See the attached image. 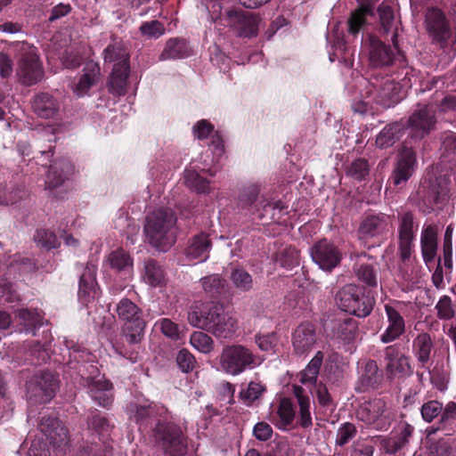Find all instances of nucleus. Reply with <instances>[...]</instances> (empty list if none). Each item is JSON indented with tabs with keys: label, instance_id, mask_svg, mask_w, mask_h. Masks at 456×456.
Returning <instances> with one entry per match:
<instances>
[{
	"label": "nucleus",
	"instance_id": "603ef678",
	"mask_svg": "<svg viewBox=\"0 0 456 456\" xmlns=\"http://www.w3.org/2000/svg\"><path fill=\"white\" fill-rule=\"evenodd\" d=\"M322 361L323 353L318 351L306 367L301 371L299 381L304 385H316Z\"/></svg>",
	"mask_w": 456,
	"mask_h": 456
},
{
	"label": "nucleus",
	"instance_id": "774afa93",
	"mask_svg": "<svg viewBox=\"0 0 456 456\" xmlns=\"http://www.w3.org/2000/svg\"><path fill=\"white\" fill-rule=\"evenodd\" d=\"M277 414L282 425L287 426L291 424L295 417V410L292 403L289 399L283 398L280 402Z\"/></svg>",
	"mask_w": 456,
	"mask_h": 456
},
{
	"label": "nucleus",
	"instance_id": "0e129e2a",
	"mask_svg": "<svg viewBox=\"0 0 456 456\" xmlns=\"http://www.w3.org/2000/svg\"><path fill=\"white\" fill-rule=\"evenodd\" d=\"M265 388L263 385L257 382L251 381L248 383L247 388H242L240 392V398L243 401L246 405H251L256 400H257Z\"/></svg>",
	"mask_w": 456,
	"mask_h": 456
},
{
	"label": "nucleus",
	"instance_id": "423d86ee",
	"mask_svg": "<svg viewBox=\"0 0 456 456\" xmlns=\"http://www.w3.org/2000/svg\"><path fill=\"white\" fill-rule=\"evenodd\" d=\"M38 429L41 436L31 441L27 456H50L49 445L65 453L69 445L68 430L54 414L41 413Z\"/></svg>",
	"mask_w": 456,
	"mask_h": 456
},
{
	"label": "nucleus",
	"instance_id": "e433bc0d",
	"mask_svg": "<svg viewBox=\"0 0 456 456\" xmlns=\"http://www.w3.org/2000/svg\"><path fill=\"white\" fill-rule=\"evenodd\" d=\"M237 330V321L220 305V311H216L214 320L208 330L214 336L220 338H232Z\"/></svg>",
	"mask_w": 456,
	"mask_h": 456
},
{
	"label": "nucleus",
	"instance_id": "c85d7f7f",
	"mask_svg": "<svg viewBox=\"0 0 456 456\" xmlns=\"http://www.w3.org/2000/svg\"><path fill=\"white\" fill-rule=\"evenodd\" d=\"M331 332L339 344L350 349L358 336V322L350 317L337 318L332 321Z\"/></svg>",
	"mask_w": 456,
	"mask_h": 456
},
{
	"label": "nucleus",
	"instance_id": "dca6fc26",
	"mask_svg": "<svg viewBox=\"0 0 456 456\" xmlns=\"http://www.w3.org/2000/svg\"><path fill=\"white\" fill-rule=\"evenodd\" d=\"M426 28L434 44L444 48L456 41V34L452 30L445 14L438 8L428 9L425 17Z\"/></svg>",
	"mask_w": 456,
	"mask_h": 456
},
{
	"label": "nucleus",
	"instance_id": "39448f33",
	"mask_svg": "<svg viewBox=\"0 0 456 456\" xmlns=\"http://www.w3.org/2000/svg\"><path fill=\"white\" fill-rule=\"evenodd\" d=\"M419 77V71L413 69L411 76L402 71H392L390 76L383 77L373 74L370 78H362L367 98H370L384 108H391L400 102L406 95L407 90Z\"/></svg>",
	"mask_w": 456,
	"mask_h": 456
},
{
	"label": "nucleus",
	"instance_id": "864d4df0",
	"mask_svg": "<svg viewBox=\"0 0 456 456\" xmlns=\"http://www.w3.org/2000/svg\"><path fill=\"white\" fill-rule=\"evenodd\" d=\"M274 261L281 267L291 270L299 265L298 251L292 246H287L275 253Z\"/></svg>",
	"mask_w": 456,
	"mask_h": 456
},
{
	"label": "nucleus",
	"instance_id": "a18cd8bd",
	"mask_svg": "<svg viewBox=\"0 0 456 456\" xmlns=\"http://www.w3.org/2000/svg\"><path fill=\"white\" fill-rule=\"evenodd\" d=\"M142 279L153 288L161 287L166 283V273L157 260L149 258L143 264Z\"/></svg>",
	"mask_w": 456,
	"mask_h": 456
},
{
	"label": "nucleus",
	"instance_id": "72a5a7b5",
	"mask_svg": "<svg viewBox=\"0 0 456 456\" xmlns=\"http://www.w3.org/2000/svg\"><path fill=\"white\" fill-rule=\"evenodd\" d=\"M434 342L429 333L422 331L417 334L411 342V353L417 359L419 366L428 370Z\"/></svg>",
	"mask_w": 456,
	"mask_h": 456
},
{
	"label": "nucleus",
	"instance_id": "6e6552de",
	"mask_svg": "<svg viewBox=\"0 0 456 456\" xmlns=\"http://www.w3.org/2000/svg\"><path fill=\"white\" fill-rule=\"evenodd\" d=\"M114 311L122 322L121 335L129 345L140 344L145 336L147 322L143 311L131 299L123 297L115 305Z\"/></svg>",
	"mask_w": 456,
	"mask_h": 456
},
{
	"label": "nucleus",
	"instance_id": "1a4fd4ad",
	"mask_svg": "<svg viewBox=\"0 0 456 456\" xmlns=\"http://www.w3.org/2000/svg\"><path fill=\"white\" fill-rule=\"evenodd\" d=\"M218 170V167L213 165L208 153L200 154L185 167L183 183L197 194H209L212 191L211 178L216 176Z\"/></svg>",
	"mask_w": 456,
	"mask_h": 456
},
{
	"label": "nucleus",
	"instance_id": "de8ad7c7",
	"mask_svg": "<svg viewBox=\"0 0 456 456\" xmlns=\"http://www.w3.org/2000/svg\"><path fill=\"white\" fill-rule=\"evenodd\" d=\"M104 62L114 63L113 66H127L129 62V53L122 42H113L110 44L102 53Z\"/></svg>",
	"mask_w": 456,
	"mask_h": 456
},
{
	"label": "nucleus",
	"instance_id": "0eeeda50",
	"mask_svg": "<svg viewBox=\"0 0 456 456\" xmlns=\"http://www.w3.org/2000/svg\"><path fill=\"white\" fill-rule=\"evenodd\" d=\"M177 218L170 208H159L146 217L144 224L145 236L151 245L161 251H166L174 243L170 234Z\"/></svg>",
	"mask_w": 456,
	"mask_h": 456
},
{
	"label": "nucleus",
	"instance_id": "f3484780",
	"mask_svg": "<svg viewBox=\"0 0 456 456\" xmlns=\"http://www.w3.org/2000/svg\"><path fill=\"white\" fill-rule=\"evenodd\" d=\"M398 251L401 260L405 265L411 256L419 231V221L416 216L406 211L398 214Z\"/></svg>",
	"mask_w": 456,
	"mask_h": 456
},
{
	"label": "nucleus",
	"instance_id": "2eb2a0df",
	"mask_svg": "<svg viewBox=\"0 0 456 456\" xmlns=\"http://www.w3.org/2000/svg\"><path fill=\"white\" fill-rule=\"evenodd\" d=\"M223 19L226 26L239 37L251 38L257 36L260 18L239 7L224 10Z\"/></svg>",
	"mask_w": 456,
	"mask_h": 456
},
{
	"label": "nucleus",
	"instance_id": "4468645a",
	"mask_svg": "<svg viewBox=\"0 0 456 456\" xmlns=\"http://www.w3.org/2000/svg\"><path fill=\"white\" fill-rule=\"evenodd\" d=\"M58 387V379L51 371L40 370L27 381L28 400L30 403H47L54 397Z\"/></svg>",
	"mask_w": 456,
	"mask_h": 456
},
{
	"label": "nucleus",
	"instance_id": "f03ea898",
	"mask_svg": "<svg viewBox=\"0 0 456 456\" xmlns=\"http://www.w3.org/2000/svg\"><path fill=\"white\" fill-rule=\"evenodd\" d=\"M60 345L64 346L65 354L62 361L66 360V372L72 379H80V384L86 389V394L91 400L102 408H110L114 400L113 384L104 376L95 373L98 369L89 363L91 354L87 348L78 344L74 339L66 337L58 338Z\"/></svg>",
	"mask_w": 456,
	"mask_h": 456
},
{
	"label": "nucleus",
	"instance_id": "49530a36",
	"mask_svg": "<svg viewBox=\"0 0 456 456\" xmlns=\"http://www.w3.org/2000/svg\"><path fill=\"white\" fill-rule=\"evenodd\" d=\"M293 393L299 405L298 424L304 428H308L313 425L310 397L305 394V389L297 385L293 387Z\"/></svg>",
	"mask_w": 456,
	"mask_h": 456
},
{
	"label": "nucleus",
	"instance_id": "e2e57ef3",
	"mask_svg": "<svg viewBox=\"0 0 456 456\" xmlns=\"http://www.w3.org/2000/svg\"><path fill=\"white\" fill-rule=\"evenodd\" d=\"M191 345L202 354H208L213 350L214 342L210 336L202 331H194L191 335Z\"/></svg>",
	"mask_w": 456,
	"mask_h": 456
},
{
	"label": "nucleus",
	"instance_id": "09e8293b",
	"mask_svg": "<svg viewBox=\"0 0 456 456\" xmlns=\"http://www.w3.org/2000/svg\"><path fill=\"white\" fill-rule=\"evenodd\" d=\"M438 430H442L446 436L456 435V403L449 402L443 405L440 419L437 423Z\"/></svg>",
	"mask_w": 456,
	"mask_h": 456
},
{
	"label": "nucleus",
	"instance_id": "5fc2aeb1",
	"mask_svg": "<svg viewBox=\"0 0 456 456\" xmlns=\"http://www.w3.org/2000/svg\"><path fill=\"white\" fill-rule=\"evenodd\" d=\"M202 289L212 298H218L224 290L225 280L219 274H211L200 279Z\"/></svg>",
	"mask_w": 456,
	"mask_h": 456
},
{
	"label": "nucleus",
	"instance_id": "f704fd0d",
	"mask_svg": "<svg viewBox=\"0 0 456 456\" xmlns=\"http://www.w3.org/2000/svg\"><path fill=\"white\" fill-rule=\"evenodd\" d=\"M383 374L374 360L366 361L362 366L360 377L355 387L358 393H364L370 389H375L380 384Z\"/></svg>",
	"mask_w": 456,
	"mask_h": 456
},
{
	"label": "nucleus",
	"instance_id": "2f4dec72",
	"mask_svg": "<svg viewBox=\"0 0 456 456\" xmlns=\"http://www.w3.org/2000/svg\"><path fill=\"white\" fill-rule=\"evenodd\" d=\"M16 318L18 319V331L27 335L37 336L38 330L47 322L44 321L41 313L37 309L20 308L16 311Z\"/></svg>",
	"mask_w": 456,
	"mask_h": 456
},
{
	"label": "nucleus",
	"instance_id": "c03bdc74",
	"mask_svg": "<svg viewBox=\"0 0 456 456\" xmlns=\"http://www.w3.org/2000/svg\"><path fill=\"white\" fill-rule=\"evenodd\" d=\"M43 337L44 341H36L30 346L29 361L33 365H41L50 359L49 351L53 337L49 333V330H43Z\"/></svg>",
	"mask_w": 456,
	"mask_h": 456
},
{
	"label": "nucleus",
	"instance_id": "6ab92c4d",
	"mask_svg": "<svg viewBox=\"0 0 456 456\" xmlns=\"http://www.w3.org/2000/svg\"><path fill=\"white\" fill-rule=\"evenodd\" d=\"M409 143L405 141L398 150L394 169L388 179V183L394 186L405 184L417 167L416 151Z\"/></svg>",
	"mask_w": 456,
	"mask_h": 456
},
{
	"label": "nucleus",
	"instance_id": "c9c22d12",
	"mask_svg": "<svg viewBox=\"0 0 456 456\" xmlns=\"http://www.w3.org/2000/svg\"><path fill=\"white\" fill-rule=\"evenodd\" d=\"M74 171L71 161L62 158L55 160L49 167L45 184L49 189H54L69 178Z\"/></svg>",
	"mask_w": 456,
	"mask_h": 456
},
{
	"label": "nucleus",
	"instance_id": "5701e85b",
	"mask_svg": "<svg viewBox=\"0 0 456 456\" xmlns=\"http://www.w3.org/2000/svg\"><path fill=\"white\" fill-rule=\"evenodd\" d=\"M384 308L387 325L379 335V340L383 344H390L405 333V320L396 306L387 304Z\"/></svg>",
	"mask_w": 456,
	"mask_h": 456
},
{
	"label": "nucleus",
	"instance_id": "338daca9",
	"mask_svg": "<svg viewBox=\"0 0 456 456\" xmlns=\"http://www.w3.org/2000/svg\"><path fill=\"white\" fill-rule=\"evenodd\" d=\"M442 157L445 161H456V133L446 134L442 142Z\"/></svg>",
	"mask_w": 456,
	"mask_h": 456
},
{
	"label": "nucleus",
	"instance_id": "9b49d317",
	"mask_svg": "<svg viewBox=\"0 0 456 456\" xmlns=\"http://www.w3.org/2000/svg\"><path fill=\"white\" fill-rule=\"evenodd\" d=\"M260 362L259 357L250 348L241 344L224 346L220 355L221 370L232 376L253 370Z\"/></svg>",
	"mask_w": 456,
	"mask_h": 456
},
{
	"label": "nucleus",
	"instance_id": "ddd939ff",
	"mask_svg": "<svg viewBox=\"0 0 456 456\" xmlns=\"http://www.w3.org/2000/svg\"><path fill=\"white\" fill-rule=\"evenodd\" d=\"M404 123L408 131L406 141L419 142L436 128V107L433 103H418Z\"/></svg>",
	"mask_w": 456,
	"mask_h": 456
},
{
	"label": "nucleus",
	"instance_id": "7ed1b4c3",
	"mask_svg": "<svg viewBox=\"0 0 456 456\" xmlns=\"http://www.w3.org/2000/svg\"><path fill=\"white\" fill-rule=\"evenodd\" d=\"M348 36L356 37L360 33L361 45L368 46L369 60L372 67L392 68V71H402L405 76L413 72V67L410 66L404 53L401 50L396 35L390 37L392 45H387L376 36L369 34L366 30L365 16L359 11L351 12L346 23Z\"/></svg>",
	"mask_w": 456,
	"mask_h": 456
},
{
	"label": "nucleus",
	"instance_id": "3c124183",
	"mask_svg": "<svg viewBox=\"0 0 456 456\" xmlns=\"http://www.w3.org/2000/svg\"><path fill=\"white\" fill-rule=\"evenodd\" d=\"M230 281L232 286L242 293H248L254 289L252 275L243 267H234L230 273Z\"/></svg>",
	"mask_w": 456,
	"mask_h": 456
},
{
	"label": "nucleus",
	"instance_id": "f8f14e48",
	"mask_svg": "<svg viewBox=\"0 0 456 456\" xmlns=\"http://www.w3.org/2000/svg\"><path fill=\"white\" fill-rule=\"evenodd\" d=\"M88 429L98 436V442L83 445L79 456H110L112 446L109 442L110 431L113 428L109 419L97 410H93L87 417Z\"/></svg>",
	"mask_w": 456,
	"mask_h": 456
},
{
	"label": "nucleus",
	"instance_id": "4d7b16f0",
	"mask_svg": "<svg viewBox=\"0 0 456 456\" xmlns=\"http://www.w3.org/2000/svg\"><path fill=\"white\" fill-rule=\"evenodd\" d=\"M34 240L38 246L46 250L56 248L61 245V240L56 234L44 228L36 231Z\"/></svg>",
	"mask_w": 456,
	"mask_h": 456
},
{
	"label": "nucleus",
	"instance_id": "473e14b6",
	"mask_svg": "<svg viewBox=\"0 0 456 456\" xmlns=\"http://www.w3.org/2000/svg\"><path fill=\"white\" fill-rule=\"evenodd\" d=\"M436 265L435 271L432 274V281L436 288L440 289L444 287V267L446 270L451 271L453 265V257H452V237L449 236V228H447L444 240L443 245V256H439L437 262H435V265L431 266L434 267Z\"/></svg>",
	"mask_w": 456,
	"mask_h": 456
},
{
	"label": "nucleus",
	"instance_id": "4c0bfd02",
	"mask_svg": "<svg viewBox=\"0 0 456 456\" xmlns=\"http://www.w3.org/2000/svg\"><path fill=\"white\" fill-rule=\"evenodd\" d=\"M406 124L403 119L386 125L376 137V145L379 149H387L406 134Z\"/></svg>",
	"mask_w": 456,
	"mask_h": 456
},
{
	"label": "nucleus",
	"instance_id": "cd10ccee",
	"mask_svg": "<svg viewBox=\"0 0 456 456\" xmlns=\"http://www.w3.org/2000/svg\"><path fill=\"white\" fill-rule=\"evenodd\" d=\"M212 242L209 234L200 232L192 236L184 249V256L188 261L196 263L206 262L209 258Z\"/></svg>",
	"mask_w": 456,
	"mask_h": 456
},
{
	"label": "nucleus",
	"instance_id": "69168bd1",
	"mask_svg": "<svg viewBox=\"0 0 456 456\" xmlns=\"http://www.w3.org/2000/svg\"><path fill=\"white\" fill-rule=\"evenodd\" d=\"M442 410L443 403L437 400H429L419 408L421 418L427 423H431L436 418L440 416Z\"/></svg>",
	"mask_w": 456,
	"mask_h": 456
},
{
	"label": "nucleus",
	"instance_id": "79ce46f5",
	"mask_svg": "<svg viewBox=\"0 0 456 456\" xmlns=\"http://www.w3.org/2000/svg\"><path fill=\"white\" fill-rule=\"evenodd\" d=\"M130 65L113 66L107 83L108 91L113 96H122L126 94Z\"/></svg>",
	"mask_w": 456,
	"mask_h": 456
},
{
	"label": "nucleus",
	"instance_id": "412c9836",
	"mask_svg": "<svg viewBox=\"0 0 456 456\" xmlns=\"http://www.w3.org/2000/svg\"><path fill=\"white\" fill-rule=\"evenodd\" d=\"M19 81L24 86H33L37 84L44 77L42 65L39 57L36 53V48H30L24 52L19 61L17 69Z\"/></svg>",
	"mask_w": 456,
	"mask_h": 456
},
{
	"label": "nucleus",
	"instance_id": "58836bf2",
	"mask_svg": "<svg viewBox=\"0 0 456 456\" xmlns=\"http://www.w3.org/2000/svg\"><path fill=\"white\" fill-rule=\"evenodd\" d=\"M191 54L192 48L185 38L172 37L166 42L159 60L161 61L183 60L190 57Z\"/></svg>",
	"mask_w": 456,
	"mask_h": 456
},
{
	"label": "nucleus",
	"instance_id": "bf43d9fd",
	"mask_svg": "<svg viewBox=\"0 0 456 456\" xmlns=\"http://www.w3.org/2000/svg\"><path fill=\"white\" fill-rule=\"evenodd\" d=\"M139 31L147 39H158L165 34L166 28L161 21L152 20L143 21L139 27Z\"/></svg>",
	"mask_w": 456,
	"mask_h": 456
},
{
	"label": "nucleus",
	"instance_id": "4be33fe9",
	"mask_svg": "<svg viewBox=\"0 0 456 456\" xmlns=\"http://www.w3.org/2000/svg\"><path fill=\"white\" fill-rule=\"evenodd\" d=\"M390 216L383 214H370L366 216L360 224L358 233L361 239L384 240L390 227Z\"/></svg>",
	"mask_w": 456,
	"mask_h": 456
},
{
	"label": "nucleus",
	"instance_id": "393cba45",
	"mask_svg": "<svg viewBox=\"0 0 456 456\" xmlns=\"http://www.w3.org/2000/svg\"><path fill=\"white\" fill-rule=\"evenodd\" d=\"M420 248L424 263L429 270L435 265L438 248V226L425 224L420 233Z\"/></svg>",
	"mask_w": 456,
	"mask_h": 456
},
{
	"label": "nucleus",
	"instance_id": "9d476101",
	"mask_svg": "<svg viewBox=\"0 0 456 456\" xmlns=\"http://www.w3.org/2000/svg\"><path fill=\"white\" fill-rule=\"evenodd\" d=\"M335 300L342 311L359 318L369 316L375 305V298L370 291L353 283L343 286L337 292Z\"/></svg>",
	"mask_w": 456,
	"mask_h": 456
},
{
	"label": "nucleus",
	"instance_id": "c756f323",
	"mask_svg": "<svg viewBox=\"0 0 456 456\" xmlns=\"http://www.w3.org/2000/svg\"><path fill=\"white\" fill-rule=\"evenodd\" d=\"M216 311H220V305L213 302L195 304L188 312V322L193 327L208 330Z\"/></svg>",
	"mask_w": 456,
	"mask_h": 456
},
{
	"label": "nucleus",
	"instance_id": "37998d69",
	"mask_svg": "<svg viewBox=\"0 0 456 456\" xmlns=\"http://www.w3.org/2000/svg\"><path fill=\"white\" fill-rule=\"evenodd\" d=\"M378 13L383 35L390 37L396 35L398 38L400 20L395 15V8L387 3H382L378 8Z\"/></svg>",
	"mask_w": 456,
	"mask_h": 456
},
{
	"label": "nucleus",
	"instance_id": "a211bd4d",
	"mask_svg": "<svg viewBox=\"0 0 456 456\" xmlns=\"http://www.w3.org/2000/svg\"><path fill=\"white\" fill-rule=\"evenodd\" d=\"M312 261L325 273H331L343 258L339 248L328 239L315 241L308 249Z\"/></svg>",
	"mask_w": 456,
	"mask_h": 456
},
{
	"label": "nucleus",
	"instance_id": "680f3d73",
	"mask_svg": "<svg viewBox=\"0 0 456 456\" xmlns=\"http://www.w3.org/2000/svg\"><path fill=\"white\" fill-rule=\"evenodd\" d=\"M370 165L365 159H356L351 162L346 170V175L354 180L363 181L369 175Z\"/></svg>",
	"mask_w": 456,
	"mask_h": 456
},
{
	"label": "nucleus",
	"instance_id": "8fccbe9b",
	"mask_svg": "<svg viewBox=\"0 0 456 456\" xmlns=\"http://www.w3.org/2000/svg\"><path fill=\"white\" fill-rule=\"evenodd\" d=\"M106 263L116 272L127 274L132 271L133 259L124 249H116L109 254Z\"/></svg>",
	"mask_w": 456,
	"mask_h": 456
},
{
	"label": "nucleus",
	"instance_id": "f257e3e1",
	"mask_svg": "<svg viewBox=\"0 0 456 456\" xmlns=\"http://www.w3.org/2000/svg\"><path fill=\"white\" fill-rule=\"evenodd\" d=\"M131 421L140 429L151 427V438L164 456H184L187 444L181 428L172 421L168 410L161 403L148 399L130 402L126 408Z\"/></svg>",
	"mask_w": 456,
	"mask_h": 456
},
{
	"label": "nucleus",
	"instance_id": "aec40b11",
	"mask_svg": "<svg viewBox=\"0 0 456 456\" xmlns=\"http://www.w3.org/2000/svg\"><path fill=\"white\" fill-rule=\"evenodd\" d=\"M356 418L377 430H386L390 423L387 403L382 398H374L361 403L356 411Z\"/></svg>",
	"mask_w": 456,
	"mask_h": 456
},
{
	"label": "nucleus",
	"instance_id": "ea45409f",
	"mask_svg": "<svg viewBox=\"0 0 456 456\" xmlns=\"http://www.w3.org/2000/svg\"><path fill=\"white\" fill-rule=\"evenodd\" d=\"M32 108L37 116L48 119L54 118L58 114L61 104L49 93H39L32 100Z\"/></svg>",
	"mask_w": 456,
	"mask_h": 456
},
{
	"label": "nucleus",
	"instance_id": "b1692460",
	"mask_svg": "<svg viewBox=\"0 0 456 456\" xmlns=\"http://www.w3.org/2000/svg\"><path fill=\"white\" fill-rule=\"evenodd\" d=\"M96 271L97 265L93 261H89L80 275L77 297L78 301L84 305H87L98 295Z\"/></svg>",
	"mask_w": 456,
	"mask_h": 456
},
{
	"label": "nucleus",
	"instance_id": "13d9d810",
	"mask_svg": "<svg viewBox=\"0 0 456 456\" xmlns=\"http://www.w3.org/2000/svg\"><path fill=\"white\" fill-rule=\"evenodd\" d=\"M356 435L357 428L354 423L348 421L342 423L336 432L335 446L344 447L349 444Z\"/></svg>",
	"mask_w": 456,
	"mask_h": 456
},
{
	"label": "nucleus",
	"instance_id": "bb28decb",
	"mask_svg": "<svg viewBox=\"0 0 456 456\" xmlns=\"http://www.w3.org/2000/svg\"><path fill=\"white\" fill-rule=\"evenodd\" d=\"M316 342V331L312 323L299 324L292 333V346L295 354L302 356L307 354Z\"/></svg>",
	"mask_w": 456,
	"mask_h": 456
},
{
	"label": "nucleus",
	"instance_id": "7c9ffc66",
	"mask_svg": "<svg viewBox=\"0 0 456 456\" xmlns=\"http://www.w3.org/2000/svg\"><path fill=\"white\" fill-rule=\"evenodd\" d=\"M413 431L414 428L409 423L399 422L390 436L384 441L383 446L386 453L394 455L405 448Z\"/></svg>",
	"mask_w": 456,
	"mask_h": 456
},
{
	"label": "nucleus",
	"instance_id": "a878e982",
	"mask_svg": "<svg viewBox=\"0 0 456 456\" xmlns=\"http://www.w3.org/2000/svg\"><path fill=\"white\" fill-rule=\"evenodd\" d=\"M353 269L359 281L369 288L378 287V276L380 268L373 256L365 253L359 256Z\"/></svg>",
	"mask_w": 456,
	"mask_h": 456
},
{
	"label": "nucleus",
	"instance_id": "052dcab7",
	"mask_svg": "<svg viewBox=\"0 0 456 456\" xmlns=\"http://www.w3.org/2000/svg\"><path fill=\"white\" fill-rule=\"evenodd\" d=\"M207 153L210 156V160H213V165L217 166L216 164L224 153V143L219 132H216L210 137L208 149L203 154Z\"/></svg>",
	"mask_w": 456,
	"mask_h": 456
},
{
	"label": "nucleus",
	"instance_id": "6e6d98bb",
	"mask_svg": "<svg viewBox=\"0 0 456 456\" xmlns=\"http://www.w3.org/2000/svg\"><path fill=\"white\" fill-rule=\"evenodd\" d=\"M385 369L387 375L389 377H395L397 374L402 376L410 375L412 372L410 357L405 354L400 355L394 362L386 364Z\"/></svg>",
	"mask_w": 456,
	"mask_h": 456
},
{
	"label": "nucleus",
	"instance_id": "20e7f679",
	"mask_svg": "<svg viewBox=\"0 0 456 456\" xmlns=\"http://www.w3.org/2000/svg\"><path fill=\"white\" fill-rule=\"evenodd\" d=\"M236 203L240 210L256 215L265 222L279 223L287 214L288 206L281 200H274L265 191L260 180L248 181L240 187Z\"/></svg>",
	"mask_w": 456,
	"mask_h": 456
},
{
	"label": "nucleus",
	"instance_id": "a19ab883",
	"mask_svg": "<svg viewBox=\"0 0 456 456\" xmlns=\"http://www.w3.org/2000/svg\"><path fill=\"white\" fill-rule=\"evenodd\" d=\"M100 76V66L93 61L87 62L83 69V74L73 86V92L78 97L86 95L91 87L95 85Z\"/></svg>",
	"mask_w": 456,
	"mask_h": 456
}]
</instances>
